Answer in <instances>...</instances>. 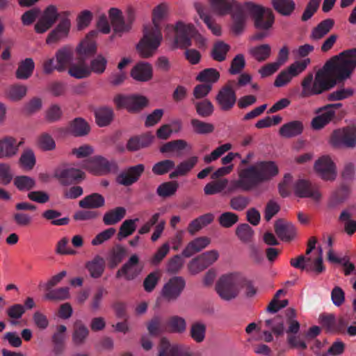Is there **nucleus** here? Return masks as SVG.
Listing matches in <instances>:
<instances>
[{
	"label": "nucleus",
	"instance_id": "1",
	"mask_svg": "<svg viewBox=\"0 0 356 356\" xmlns=\"http://www.w3.org/2000/svg\"><path fill=\"white\" fill-rule=\"evenodd\" d=\"M355 68L356 48L343 51L328 60L314 77L312 72L304 77L300 97L307 98L331 90L348 79Z\"/></svg>",
	"mask_w": 356,
	"mask_h": 356
},
{
	"label": "nucleus",
	"instance_id": "2",
	"mask_svg": "<svg viewBox=\"0 0 356 356\" xmlns=\"http://www.w3.org/2000/svg\"><path fill=\"white\" fill-rule=\"evenodd\" d=\"M212 10L220 15L229 13L232 17L231 31L235 35L241 34L245 29L250 16L254 27L261 31L254 35V39L261 40L268 36L275 22V15L270 8L252 1L240 2L237 0H209Z\"/></svg>",
	"mask_w": 356,
	"mask_h": 356
},
{
	"label": "nucleus",
	"instance_id": "3",
	"mask_svg": "<svg viewBox=\"0 0 356 356\" xmlns=\"http://www.w3.org/2000/svg\"><path fill=\"white\" fill-rule=\"evenodd\" d=\"M168 6L160 3L152 11V24H146L143 28V36L136 45V49L142 58L152 56L161 44L162 33L161 21L166 16Z\"/></svg>",
	"mask_w": 356,
	"mask_h": 356
},
{
	"label": "nucleus",
	"instance_id": "4",
	"mask_svg": "<svg viewBox=\"0 0 356 356\" xmlns=\"http://www.w3.org/2000/svg\"><path fill=\"white\" fill-rule=\"evenodd\" d=\"M296 316L295 309L289 308L285 311L284 316L277 315L273 318L266 319L264 321V325L277 337H280L283 335L284 332V323H286L288 325L286 332L288 334L287 342L289 345L292 348L305 350L307 348L306 343L301 340L299 336L296 335L300 330V325L295 319Z\"/></svg>",
	"mask_w": 356,
	"mask_h": 356
},
{
	"label": "nucleus",
	"instance_id": "5",
	"mask_svg": "<svg viewBox=\"0 0 356 356\" xmlns=\"http://www.w3.org/2000/svg\"><path fill=\"white\" fill-rule=\"evenodd\" d=\"M96 51V44L87 40L81 41L76 49L79 62L76 64L72 63L68 68V74L79 79L88 77L91 74V70L86 64L85 60L93 56Z\"/></svg>",
	"mask_w": 356,
	"mask_h": 356
},
{
	"label": "nucleus",
	"instance_id": "6",
	"mask_svg": "<svg viewBox=\"0 0 356 356\" xmlns=\"http://www.w3.org/2000/svg\"><path fill=\"white\" fill-rule=\"evenodd\" d=\"M245 170L254 187L270 180L279 173L278 166L272 161H259L254 165L245 168Z\"/></svg>",
	"mask_w": 356,
	"mask_h": 356
},
{
	"label": "nucleus",
	"instance_id": "7",
	"mask_svg": "<svg viewBox=\"0 0 356 356\" xmlns=\"http://www.w3.org/2000/svg\"><path fill=\"white\" fill-rule=\"evenodd\" d=\"M74 54L72 49L69 47H63L58 49L54 58L46 59L42 64L43 72L46 74H50L56 70L58 72H63L68 70L72 63Z\"/></svg>",
	"mask_w": 356,
	"mask_h": 356
},
{
	"label": "nucleus",
	"instance_id": "8",
	"mask_svg": "<svg viewBox=\"0 0 356 356\" xmlns=\"http://www.w3.org/2000/svg\"><path fill=\"white\" fill-rule=\"evenodd\" d=\"M241 274L233 273L222 275L216 283V289L219 296L225 300H231L240 292Z\"/></svg>",
	"mask_w": 356,
	"mask_h": 356
},
{
	"label": "nucleus",
	"instance_id": "9",
	"mask_svg": "<svg viewBox=\"0 0 356 356\" xmlns=\"http://www.w3.org/2000/svg\"><path fill=\"white\" fill-rule=\"evenodd\" d=\"M82 168L95 175H106L115 173L118 165L115 161H108L102 156H94L82 162Z\"/></svg>",
	"mask_w": 356,
	"mask_h": 356
},
{
	"label": "nucleus",
	"instance_id": "10",
	"mask_svg": "<svg viewBox=\"0 0 356 356\" xmlns=\"http://www.w3.org/2000/svg\"><path fill=\"white\" fill-rule=\"evenodd\" d=\"M330 143L335 148H354L356 146V127L348 126L334 130L330 138Z\"/></svg>",
	"mask_w": 356,
	"mask_h": 356
},
{
	"label": "nucleus",
	"instance_id": "11",
	"mask_svg": "<svg viewBox=\"0 0 356 356\" xmlns=\"http://www.w3.org/2000/svg\"><path fill=\"white\" fill-rule=\"evenodd\" d=\"M108 15L111 24L115 33H119L121 35L122 33L129 32L131 30V25L134 21L133 10H129L127 12L126 18H124L120 10L111 8L109 10Z\"/></svg>",
	"mask_w": 356,
	"mask_h": 356
},
{
	"label": "nucleus",
	"instance_id": "12",
	"mask_svg": "<svg viewBox=\"0 0 356 356\" xmlns=\"http://www.w3.org/2000/svg\"><path fill=\"white\" fill-rule=\"evenodd\" d=\"M290 264L298 269L307 272H314L316 275L323 273L325 268L323 262L322 249L319 248V255L313 261L311 257L301 254L296 259H291Z\"/></svg>",
	"mask_w": 356,
	"mask_h": 356
},
{
	"label": "nucleus",
	"instance_id": "13",
	"mask_svg": "<svg viewBox=\"0 0 356 356\" xmlns=\"http://www.w3.org/2000/svg\"><path fill=\"white\" fill-rule=\"evenodd\" d=\"M175 33L174 44L175 47L186 48L192 44L191 38L195 34V29L191 24H185L181 21L177 22L175 26H172Z\"/></svg>",
	"mask_w": 356,
	"mask_h": 356
},
{
	"label": "nucleus",
	"instance_id": "14",
	"mask_svg": "<svg viewBox=\"0 0 356 356\" xmlns=\"http://www.w3.org/2000/svg\"><path fill=\"white\" fill-rule=\"evenodd\" d=\"M234 83V80L229 81L219 90L216 96V102L220 109L222 111L232 110L236 102V94L233 88Z\"/></svg>",
	"mask_w": 356,
	"mask_h": 356
},
{
	"label": "nucleus",
	"instance_id": "15",
	"mask_svg": "<svg viewBox=\"0 0 356 356\" xmlns=\"http://www.w3.org/2000/svg\"><path fill=\"white\" fill-rule=\"evenodd\" d=\"M114 102L118 108H126L129 112L137 113L143 109L148 104L147 99L141 95H118Z\"/></svg>",
	"mask_w": 356,
	"mask_h": 356
},
{
	"label": "nucleus",
	"instance_id": "16",
	"mask_svg": "<svg viewBox=\"0 0 356 356\" xmlns=\"http://www.w3.org/2000/svg\"><path fill=\"white\" fill-rule=\"evenodd\" d=\"M70 13L69 11L62 12V17L58 25L49 33L46 42L49 44L57 43L67 38L70 29L71 21L69 19Z\"/></svg>",
	"mask_w": 356,
	"mask_h": 356
},
{
	"label": "nucleus",
	"instance_id": "17",
	"mask_svg": "<svg viewBox=\"0 0 356 356\" xmlns=\"http://www.w3.org/2000/svg\"><path fill=\"white\" fill-rule=\"evenodd\" d=\"M62 12L58 13L54 5L48 6L44 10L42 17L35 24V31L38 33H43L49 30L58 19H61Z\"/></svg>",
	"mask_w": 356,
	"mask_h": 356
},
{
	"label": "nucleus",
	"instance_id": "18",
	"mask_svg": "<svg viewBox=\"0 0 356 356\" xmlns=\"http://www.w3.org/2000/svg\"><path fill=\"white\" fill-rule=\"evenodd\" d=\"M186 286V281L181 276L171 277L162 289V296L168 301L176 300Z\"/></svg>",
	"mask_w": 356,
	"mask_h": 356
},
{
	"label": "nucleus",
	"instance_id": "19",
	"mask_svg": "<svg viewBox=\"0 0 356 356\" xmlns=\"http://www.w3.org/2000/svg\"><path fill=\"white\" fill-rule=\"evenodd\" d=\"M158 356H192L188 346L174 343L171 344L165 337L160 341Z\"/></svg>",
	"mask_w": 356,
	"mask_h": 356
},
{
	"label": "nucleus",
	"instance_id": "20",
	"mask_svg": "<svg viewBox=\"0 0 356 356\" xmlns=\"http://www.w3.org/2000/svg\"><path fill=\"white\" fill-rule=\"evenodd\" d=\"M54 177L58 179L60 184L69 186L79 184L85 178V173L81 170L74 168L57 169Z\"/></svg>",
	"mask_w": 356,
	"mask_h": 356
},
{
	"label": "nucleus",
	"instance_id": "21",
	"mask_svg": "<svg viewBox=\"0 0 356 356\" xmlns=\"http://www.w3.org/2000/svg\"><path fill=\"white\" fill-rule=\"evenodd\" d=\"M314 169L324 180L332 181L336 178V166L328 156L320 157L315 162Z\"/></svg>",
	"mask_w": 356,
	"mask_h": 356
},
{
	"label": "nucleus",
	"instance_id": "22",
	"mask_svg": "<svg viewBox=\"0 0 356 356\" xmlns=\"http://www.w3.org/2000/svg\"><path fill=\"white\" fill-rule=\"evenodd\" d=\"M294 191L300 197H310L314 200H318L321 198V193L316 186L306 179H298L294 185Z\"/></svg>",
	"mask_w": 356,
	"mask_h": 356
},
{
	"label": "nucleus",
	"instance_id": "23",
	"mask_svg": "<svg viewBox=\"0 0 356 356\" xmlns=\"http://www.w3.org/2000/svg\"><path fill=\"white\" fill-rule=\"evenodd\" d=\"M144 170L145 165L143 164L131 166L117 177V182L125 186H131L139 179Z\"/></svg>",
	"mask_w": 356,
	"mask_h": 356
},
{
	"label": "nucleus",
	"instance_id": "24",
	"mask_svg": "<svg viewBox=\"0 0 356 356\" xmlns=\"http://www.w3.org/2000/svg\"><path fill=\"white\" fill-rule=\"evenodd\" d=\"M144 170L145 165L143 164L131 166L117 177V182L125 186H131L139 179Z\"/></svg>",
	"mask_w": 356,
	"mask_h": 356
},
{
	"label": "nucleus",
	"instance_id": "25",
	"mask_svg": "<svg viewBox=\"0 0 356 356\" xmlns=\"http://www.w3.org/2000/svg\"><path fill=\"white\" fill-rule=\"evenodd\" d=\"M130 75L137 81H148L152 79L153 76L152 67L149 63L139 62L133 67Z\"/></svg>",
	"mask_w": 356,
	"mask_h": 356
},
{
	"label": "nucleus",
	"instance_id": "26",
	"mask_svg": "<svg viewBox=\"0 0 356 356\" xmlns=\"http://www.w3.org/2000/svg\"><path fill=\"white\" fill-rule=\"evenodd\" d=\"M211 243V239L207 236H200L190 241L181 252V256L189 258L202 251Z\"/></svg>",
	"mask_w": 356,
	"mask_h": 356
},
{
	"label": "nucleus",
	"instance_id": "27",
	"mask_svg": "<svg viewBox=\"0 0 356 356\" xmlns=\"http://www.w3.org/2000/svg\"><path fill=\"white\" fill-rule=\"evenodd\" d=\"M254 187L250 177H249L245 168L238 172V179L233 181L230 183L228 191L230 193L241 189L244 191H249Z\"/></svg>",
	"mask_w": 356,
	"mask_h": 356
},
{
	"label": "nucleus",
	"instance_id": "28",
	"mask_svg": "<svg viewBox=\"0 0 356 356\" xmlns=\"http://www.w3.org/2000/svg\"><path fill=\"white\" fill-rule=\"evenodd\" d=\"M275 232L277 236L284 241H291L296 235V228L290 222L278 219L275 223Z\"/></svg>",
	"mask_w": 356,
	"mask_h": 356
},
{
	"label": "nucleus",
	"instance_id": "29",
	"mask_svg": "<svg viewBox=\"0 0 356 356\" xmlns=\"http://www.w3.org/2000/svg\"><path fill=\"white\" fill-rule=\"evenodd\" d=\"M154 136L146 133L140 136H136L129 138L127 144V149L130 152H136L141 148L148 147L152 142Z\"/></svg>",
	"mask_w": 356,
	"mask_h": 356
},
{
	"label": "nucleus",
	"instance_id": "30",
	"mask_svg": "<svg viewBox=\"0 0 356 356\" xmlns=\"http://www.w3.org/2000/svg\"><path fill=\"white\" fill-rule=\"evenodd\" d=\"M85 267L91 277L94 279L99 278L105 270V260L102 257L95 255L92 260L86 263Z\"/></svg>",
	"mask_w": 356,
	"mask_h": 356
},
{
	"label": "nucleus",
	"instance_id": "31",
	"mask_svg": "<svg viewBox=\"0 0 356 356\" xmlns=\"http://www.w3.org/2000/svg\"><path fill=\"white\" fill-rule=\"evenodd\" d=\"M127 254V249L120 244L115 245L109 251L107 261L108 266L111 269L116 268L124 259Z\"/></svg>",
	"mask_w": 356,
	"mask_h": 356
},
{
	"label": "nucleus",
	"instance_id": "32",
	"mask_svg": "<svg viewBox=\"0 0 356 356\" xmlns=\"http://www.w3.org/2000/svg\"><path fill=\"white\" fill-rule=\"evenodd\" d=\"M89 333V329L81 320L76 321L73 325L72 342L76 346L83 345L88 337Z\"/></svg>",
	"mask_w": 356,
	"mask_h": 356
},
{
	"label": "nucleus",
	"instance_id": "33",
	"mask_svg": "<svg viewBox=\"0 0 356 356\" xmlns=\"http://www.w3.org/2000/svg\"><path fill=\"white\" fill-rule=\"evenodd\" d=\"M89 131V124L81 118H76L71 121L67 128V132L75 137L84 136L87 135Z\"/></svg>",
	"mask_w": 356,
	"mask_h": 356
},
{
	"label": "nucleus",
	"instance_id": "34",
	"mask_svg": "<svg viewBox=\"0 0 356 356\" xmlns=\"http://www.w3.org/2000/svg\"><path fill=\"white\" fill-rule=\"evenodd\" d=\"M303 128V124L301 121L293 120L284 124L280 127L279 133L281 136L290 138L301 134Z\"/></svg>",
	"mask_w": 356,
	"mask_h": 356
},
{
	"label": "nucleus",
	"instance_id": "35",
	"mask_svg": "<svg viewBox=\"0 0 356 356\" xmlns=\"http://www.w3.org/2000/svg\"><path fill=\"white\" fill-rule=\"evenodd\" d=\"M197 162L198 157L196 156L181 161L177 165L175 170L170 174L169 177L172 179L179 176L186 175L196 165Z\"/></svg>",
	"mask_w": 356,
	"mask_h": 356
},
{
	"label": "nucleus",
	"instance_id": "36",
	"mask_svg": "<svg viewBox=\"0 0 356 356\" xmlns=\"http://www.w3.org/2000/svg\"><path fill=\"white\" fill-rule=\"evenodd\" d=\"M67 327L64 325H58L52 335L51 341L54 343V352L60 355L64 350V343L66 338Z\"/></svg>",
	"mask_w": 356,
	"mask_h": 356
},
{
	"label": "nucleus",
	"instance_id": "37",
	"mask_svg": "<svg viewBox=\"0 0 356 356\" xmlns=\"http://www.w3.org/2000/svg\"><path fill=\"white\" fill-rule=\"evenodd\" d=\"M16 140L12 137H6L0 140V158H9L16 154L19 145Z\"/></svg>",
	"mask_w": 356,
	"mask_h": 356
},
{
	"label": "nucleus",
	"instance_id": "38",
	"mask_svg": "<svg viewBox=\"0 0 356 356\" xmlns=\"http://www.w3.org/2000/svg\"><path fill=\"white\" fill-rule=\"evenodd\" d=\"M334 25V21L332 19L327 18L321 22L314 27L311 33L310 38L314 40H318L326 35Z\"/></svg>",
	"mask_w": 356,
	"mask_h": 356
},
{
	"label": "nucleus",
	"instance_id": "39",
	"mask_svg": "<svg viewBox=\"0 0 356 356\" xmlns=\"http://www.w3.org/2000/svg\"><path fill=\"white\" fill-rule=\"evenodd\" d=\"M35 69V63L31 58H26L18 64V67L15 72L16 78L18 79L26 80L32 75Z\"/></svg>",
	"mask_w": 356,
	"mask_h": 356
},
{
	"label": "nucleus",
	"instance_id": "40",
	"mask_svg": "<svg viewBox=\"0 0 356 356\" xmlns=\"http://www.w3.org/2000/svg\"><path fill=\"white\" fill-rule=\"evenodd\" d=\"M104 204V197L97 193L87 195L79 202V206L83 209H98Z\"/></svg>",
	"mask_w": 356,
	"mask_h": 356
},
{
	"label": "nucleus",
	"instance_id": "41",
	"mask_svg": "<svg viewBox=\"0 0 356 356\" xmlns=\"http://www.w3.org/2000/svg\"><path fill=\"white\" fill-rule=\"evenodd\" d=\"M317 113L321 114L316 116L312 121V127L314 129L319 130L323 128L325 125L330 123L335 117V112L327 111V109L318 108Z\"/></svg>",
	"mask_w": 356,
	"mask_h": 356
},
{
	"label": "nucleus",
	"instance_id": "42",
	"mask_svg": "<svg viewBox=\"0 0 356 356\" xmlns=\"http://www.w3.org/2000/svg\"><path fill=\"white\" fill-rule=\"evenodd\" d=\"M126 209L118 207L106 212L103 216V222L106 225H114L120 222L126 216Z\"/></svg>",
	"mask_w": 356,
	"mask_h": 356
},
{
	"label": "nucleus",
	"instance_id": "43",
	"mask_svg": "<svg viewBox=\"0 0 356 356\" xmlns=\"http://www.w3.org/2000/svg\"><path fill=\"white\" fill-rule=\"evenodd\" d=\"M272 6L276 12L283 16H290L296 9L293 0H272Z\"/></svg>",
	"mask_w": 356,
	"mask_h": 356
},
{
	"label": "nucleus",
	"instance_id": "44",
	"mask_svg": "<svg viewBox=\"0 0 356 356\" xmlns=\"http://www.w3.org/2000/svg\"><path fill=\"white\" fill-rule=\"evenodd\" d=\"M191 102L194 105L197 115L202 118H208L214 111V106L208 99H203L200 101L192 99Z\"/></svg>",
	"mask_w": 356,
	"mask_h": 356
},
{
	"label": "nucleus",
	"instance_id": "45",
	"mask_svg": "<svg viewBox=\"0 0 356 356\" xmlns=\"http://www.w3.org/2000/svg\"><path fill=\"white\" fill-rule=\"evenodd\" d=\"M95 120L98 126L108 125L113 118V111L110 107H100L95 111Z\"/></svg>",
	"mask_w": 356,
	"mask_h": 356
},
{
	"label": "nucleus",
	"instance_id": "46",
	"mask_svg": "<svg viewBox=\"0 0 356 356\" xmlns=\"http://www.w3.org/2000/svg\"><path fill=\"white\" fill-rule=\"evenodd\" d=\"M230 50V46L223 41L216 42L211 51V58L218 62H222L227 58V54Z\"/></svg>",
	"mask_w": 356,
	"mask_h": 356
},
{
	"label": "nucleus",
	"instance_id": "47",
	"mask_svg": "<svg viewBox=\"0 0 356 356\" xmlns=\"http://www.w3.org/2000/svg\"><path fill=\"white\" fill-rule=\"evenodd\" d=\"M138 264L139 258L137 254H134L122 265L123 270L128 273L127 280H132L140 274V269L137 267Z\"/></svg>",
	"mask_w": 356,
	"mask_h": 356
},
{
	"label": "nucleus",
	"instance_id": "48",
	"mask_svg": "<svg viewBox=\"0 0 356 356\" xmlns=\"http://www.w3.org/2000/svg\"><path fill=\"white\" fill-rule=\"evenodd\" d=\"M196 10L200 15V17L204 21L207 27L215 35H221L220 26L216 23V22L204 12V8L200 5H196Z\"/></svg>",
	"mask_w": 356,
	"mask_h": 356
},
{
	"label": "nucleus",
	"instance_id": "49",
	"mask_svg": "<svg viewBox=\"0 0 356 356\" xmlns=\"http://www.w3.org/2000/svg\"><path fill=\"white\" fill-rule=\"evenodd\" d=\"M206 325L200 321H196L191 325L190 337L196 343H202L206 337Z\"/></svg>",
	"mask_w": 356,
	"mask_h": 356
},
{
	"label": "nucleus",
	"instance_id": "50",
	"mask_svg": "<svg viewBox=\"0 0 356 356\" xmlns=\"http://www.w3.org/2000/svg\"><path fill=\"white\" fill-rule=\"evenodd\" d=\"M250 53L258 62H264L270 57L271 47L268 44H260L252 48Z\"/></svg>",
	"mask_w": 356,
	"mask_h": 356
},
{
	"label": "nucleus",
	"instance_id": "51",
	"mask_svg": "<svg viewBox=\"0 0 356 356\" xmlns=\"http://www.w3.org/2000/svg\"><path fill=\"white\" fill-rule=\"evenodd\" d=\"M13 184L19 191H29L35 188V180L26 175H19L14 178Z\"/></svg>",
	"mask_w": 356,
	"mask_h": 356
},
{
	"label": "nucleus",
	"instance_id": "52",
	"mask_svg": "<svg viewBox=\"0 0 356 356\" xmlns=\"http://www.w3.org/2000/svg\"><path fill=\"white\" fill-rule=\"evenodd\" d=\"M61 216V213L54 209H47L42 213V217L47 220H51L53 225L62 226L66 225L70 222L67 217L56 219Z\"/></svg>",
	"mask_w": 356,
	"mask_h": 356
},
{
	"label": "nucleus",
	"instance_id": "53",
	"mask_svg": "<svg viewBox=\"0 0 356 356\" xmlns=\"http://www.w3.org/2000/svg\"><path fill=\"white\" fill-rule=\"evenodd\" d=\"M178 187L179 184L177 181H166L158 186L156 193L162 198L169 197L175 194Z\"/></svg>",
	"mask_w": 356,
	"mask_h": 356
},
{
	"label": "nucleus",
	"instance_id": "54",
	"mask_svg": "<svg viewBox=\"0 0 356 356\" xmlns=\"http://www.w3.org/2000/svg\"><path fill=\"white\" fill-rule=\"evenodd\" d=\"M220 79L219 72L214 68H207L201 71L196 77V79L200 82L212 84L216 83Z\"/></svg>",
	"mask_w": 356,
	"mask_h": 356
},
{
	"label": "nucleus",
	"instance_id": "55",
	"mask_svg": "<svg viewBox=\"0 0 356 356\" xmlns=\"http://www.w3.org/2000/svg\"><path fill=\"white\" fill-rule=\"evenodd\" d=\"M138 221V218L125 220L120 227L118 234V239L122 240L131 235L136 229V222Z\"/></svg>",
	"mask_w": 356,
	"mask_h": 356
},
{
	"label": "nucleus",
	"instance_id": "56",
	"mask_svg": "<svg viewBox=\"0 0 356 356\" xmlns=\"http://www.w3.org/2000/svg\"><path fill=\"white\" fill-rule=\"evenodd\" d=\"M27 93V87L24 85L16 83L10 86L7 91L8 97L13 101H19Z\"/></svg>",
	"mask_w": 356,
	"mask_h": 356
},
{
	"label": "nucleus",
	"instance_id": "57",
	"mask_svg": "<svg viewBox=\"0 0 356 356\" xmlns=\"http://www.w3.org/2000/svg\"><path fill=\"white\" fill-rule=\"evenodd\" d=\"M352 214L347 209L343 210L339 217L341 222H344V231L349 236H352L356 232V221L351 220Z\"/></svg>",
	"mask_w": 356,
	"mask_h": 356
},
{
	"label": "nucleus",
	"instance_id": "58",
	"mask_svg": "<svg viewBox=\"0 0 356 356\" xmlns=\"http://www.w3.org/2000/svg\"><path fill=\"white\" fill-rule=\"evenodd\" d=\"M188 146V143L186 140L182 139H177L169 141L163 144L160 147V152L161 153H170L173 152H179L184 150Z\"/></svg>",
	"mask_w": 356,
	"mask_h": 356
},
{
	"label": "nucleus",
	"instance_id": "59",
	"mask_svg": "<svg viewBox=\"0 0 356 356\" xmlns=\"http://www.w3.org/2000/svg\"><path fill=\"white\" fill-rule=\"evenodd\" d=\"M355 93L351 88H341L327 95V100L330 102L341 101L352 97Z\"/></svg>",
	"mask_w": 356,
	"mask_h": 356
},
{
	"label": "nucleus",
	"instance_id": "60",
	"mask_svg": "<svg viewBox=\"0 0 356 356\" xmlns=\"http://www.w3.org/2000/svg\"><path fill=\"white\" fill-rule=\"evenodd\" d=\"M36 163L34 152L31 149H24L19 158V164L26 170H31Z\"/></svg>",
	"mask_w": 356,
	"mask_h": 356
},
{
	"label": "nucleus",
	"instance_id": "61",
	"mask_svg": "<svg viewBox=\"0 0 356 356\" xmlns=\"http://www.w3.org/2000/svg\"><path fill=\"white\" fill-rule=\"evenodd\" d=\"M168 326L175 333L181 334L186 330V322L185 319L179 316H172L168 320Z\"/></svg>",
	"mask_w": 356,
	"mask_h": 356
},
{
	"label": "nucleus",
	"instance_id": "62",
	"mask_svg": "<svg viewBox=\"0 0 356 356\" xmlns=\"http://www.w3.org/2000/svg\"><path fill=\"white\" fill-rule=\"evenodd\" d=\"M149 334L153 337H157L164 331V326L161 316H154L147 324Z\"/></svg>",
	"mask_w": 356,
	"mask_h": 356
},
{
	"label": "nucleus",
	"instance_id": "63",
	"mask_svg": "<svg viewBox=\"0 0 356 356\" xmlns=\"http://www.w3.org/2000/svg\"><path fill=\"white\" fill-rule=\"evenodd\" d=\"M175 163L172 160L165 159L156 163L152 169L156 175H163L175 168Z\"/></svg>",
	"mask_w": 356,
	"mask_h": 356
},
{
	"label": "nucleus",
	"instance_id": "64",
	"mask_svg": "<svg viewBox=\"0 0 356 356\" xmlns=\"http://www.w3.org/2000/svg\"><path fill=\"white\" fill-rule=\"evenodd\" d=\"M227 184L228 181L227 179L209 182L204 186V192L207 195L218 193L227 187Z\"/></svg>",
	"mask_w": 356,
	"mask_h": 356
}]
</instances>
